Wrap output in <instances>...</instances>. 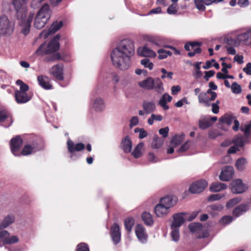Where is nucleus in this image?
Returning <instances> with one entry per match:
<instances>
[{"label": "nucleus", "instance_id": "nucleus-8", "mask_svg": "<svg viewBox=\"0 0 251 251\" xmlns=\"http://www.w3.org/2000/svg\"><path fill=\"white\" fill-rule=\"evenodd\" d=\"M13 118L6 110H0V126L4 127L10 126L13 123Z\"/></svg>", "mask_w": 251, "mask_h": 251}, {"label": "nucleus", "instance_id": "nucleus-19", "mask_svg": "<svg viewBox=\"0 0 251 251\" xmlns=\"http://www.w3.org/2000/svg\"><path fill=\"white\" fill-rule=\"evenodd\" d=\"M184 213H178L173 215V222L171 225V228H179L185 222Z\"/></svg>", "mask_w": 251, "mask_h": 251}, {"label": "nucleus", "instance_id": "nucleus-6", "mask_svg": "<svg viewBox=\"0 0 251 251\" xmlns=\"http://www.w3.org/2000/svg\"><path fill=\"white\" fill-rule=\"evenodd\" d=\"M90 106L96 112H101L105 109V103L104 99L98 97L93 98L90 102Z\"/></svg>", "mask_w": 251, "mask_h": 251}, {"label": "nucleus", "instance_id": "nucleus-12", "mask_svg": "<svg viewBox=\"0 0 251 251\" xmlns=\"http://www.w3.org/2000/svg\"><path fill=\"white\" fill-rule=\"evenodd\" d=\"M50 73L57 80H62L64 78L63 65L60 64L53 66Z\"/></svg>", "mask_w": 251, "mask_h": 251}, {"label": "nucleus", "instance_id": "nucleus-38", "mask_svg": "<svg viewBox=\"0 0 251 251\" xmlns=\"http://www.w3.org/2000/svg\"><path fill=\"white\" fill-rule=\"evenodd\" d=\"M144 147L143 143L138 144L132 152V155L136 158H139L142 155V150Z\"/></svg>", "mask_w": 251, "mask_h": 251}, {"label": "nucleus", "instance_id": "nucleus-63", "mask_svg": "<svg viewBox=\"0 0 251 251\" xmlns=\"http://www.w3.org/2000/svg\"><path fill=\"white\" fill-rule=\"evenodd\" d=\"M220 135L219 132L215 130H210L208 133L209 137L211 139H214Z\"/></svg>", "mask_w": 251, "mask_h": 251}, {"label": "nucleus", "instance_id": "nucleus-4", "mask_svg": "<svg viewBox=\"0 0 251 251\" xmlns=\"http://www.w3.org/2000/svg\"><path fill=\"white\" fill-rule=\"evenodd\" d=\"M14 25L5 15L0 16V37L10 35L13 31Z\"/></svg>", "mask_w": 251, "mask_h": 251}, {"label": "nucleus", "instance_id": "nucleus-33", "mask_svg": "<svg viewBox=\"0 0 251 251\" xmlns=\"http://www.w3.org/2000/svg\"><path fill=\"white\" fill-rule=\"evenodd\" d=\"M141 218L144 223L147 226H151L153 223L151 215L148 212H143Z\"/></svg>", "mask_w": 251, "mask_h": 251}, {"label": "nucleus", "instance_id": "nucleus-41", "mask_svg": "<svg viewBox=\"0 0 251 251\" xmlns=\"http://www.w3.org/2000/svg\"><path fill=\"white\" fill-rule=\"evenodd\" d=\"M236 146L242 147L245 145V140L242 136H237L232 140Z\"/></svg>", "mask_w": 251, "mask_h": 251}, {"label": "nucleus", "instance_id": "nucleus-64", "mask_svg": "<svg viewBox=\"0 0 251 251\" xmlns=\"http://www.w3.org/2000/svg\"><path fill=\"white\" fill-rule=\"evenodd\" d=\"M243 71L248 75H251V63H247L246 67L243 68Z\"/></svg>", "mask_w": 251, "mask_h": 251}, {"label": "nucleus", "instance_id": "nucleus-25", "mask_svg": "<svg viewBox=\"0 0 251 251\" xmlns=\"http://www.w3.org/2000/svg\"><path fill=\"white\" fill-rule=\"evenodd\" d=\"M198 100L200 103L203 104L205 106L209 107L211 105V101L213 100H211L210 98L207 95V93L204 92H201L198 95Z\"/></svg>", "mask_w": 251, "mask_h": 251}, {"label": "nucleus", "instance_id": "nucleus-16", "mask_svg": "<svg viewBox=\"0 0 251 251\" xmlns=\"http://www.w3.org/2000/svg\"><path fill=\"white\" fill-rule=\"evenodd\" d=\"M234 169L232 167L227 166L223 168L219 177L222 181H229L233 176Z\"/></svg>", "mask_w": 251, "mask_h": 251}, {"label": "nucleus", "instance_id": "nucleus-27", "mask_svg": "<svg viewBox=\"0 0 251 251\" xmlns=\"http://www.w3.org/2000/svg\"><path fill=\"white\" fill-rule=\"evenodd\" d=\"M121 147L125 152H130L132 149V142L129 137L126 136L121 142Z\"/></svg>", "mask_w": 251, "mask_h": 251}, {"label": "nucleus", "instance_id": "nucleus-34", "mask_svg": "<svg viewBox=\"0 0 251 251\" xmlns=\"http://www.w3.org/2000/svg\"><path fill=\"white\" fill-rule=\"evenodd\" d=\"M248 210V207L246 205L241 204L236 207L233 211V215L237 217L246 212Z\"/></svg>", "mask_w": 251, "mask_h": 251}, {"label": "nucleus", "instance_id": "nucleus-54", "mask_svg": "<svg viewBox=\"0 0 251 251\" xmlns=\"http://www.w3.org/2000/svg\"><path fill=\"white\" fill-rule=\"evenodd\" d=\"M224 196L219 194H212L208 198V201H218L221 199Z\"/></svg>", "mask_w": 251, "mask_h": 251}, {"label": "nucleus", "instance_id": "nucleus-36", "mask_svg": "<svg viewBox=\"0 0 251 251\" xmlns=\"http://www.w3.org/2000/svg\"><path fill=\"white\" fill-rule=\"evenodd\" d=\"M247 160L244 158H240L237 160L235 163V167L238 170L242 171L245 169L247 164Z\"/></svg>", "mask_w": 251, "mask_h": 251}, {"label": "nucleus", "instance_id": "nucleus-59", "mask_svg": "<svg viewBox=\"0 0 251 251\" xmlns=\"http://www.w3.org/2000/svg\"><path fill=\"white\" fill-rule=\"evenodd\" d=\"M223 206L220 204H214L209 206V208L213 210L216 211H220L223 209Z\"/></svg>", "mask_w": 251, "mask_h": 251}, {"label": "nucleus", "instance_id": "nucleus-55", "mask_svg": "<svg viewBox=\"0 0 251 251\" xmlns=\"http://www.w3.org/2000/svg\"><path fill=\"white\" fill-rule=\"evenodd\" d=\"M233 220V218L231 216H226L223 217L220 220V222L222 224L227 225L231 223Z\"/></svg>", "mask_w": 251, "mask_h": 251}, {"label": "nucleus", "instance_id": "nucleus-52", "mask_svg": "<svg viewBox=\"0 0 251 251\" xmlns=\"http://www.w3.org/2000/svg\"><path fill=\"white\" fill-rule=\"evenodd\" d=\"M76 251H89V249L86 243H81L77 246Z\"/></svg>", "mask_w": 251, "mask_h": 251}, {"label": "nucleus", "instance_id": "nucleus-42", "mask_svg": "<svg viewBox=\"0 0 251 251\" xmlns=\"http://www.w3.org/2000/svg\"><path fill=\"white\" fill-rule=\"evenodd\" d=\"M158 58L163 59L166 58L168 56H171L172 53L169 50H166L164 49L158 50Z\"/></svg>", "mask_w": 251, "mask_h": 251}, {"label": "nucleus", "instance_id": "nucleus-61", "mask_svg": "<svg viewBox=\"0 0 251 251\" xmlns=\"http://www.w3.org/2000/svg\"><path fill=\"white\" fill-rule=\"evenodd\" d=\"M148 160L151 163H155L156 161L155 153L153 152L150 151L148 155Z\"/></svg>", "mask_w": 251, "mask_h": 251}, {"label": "nucleus", "instance_id": "nucleus-3", "mask_svg": "<svg viewBox=\"0 0 251 251\" xmlns=\"http://www.w3.org/2000/svg\"><path fill=\"white\" fill-rule=\"evenodd\" d=\"M60 36L56 35L48 44L46 43L42 44L36 50L35 54L39 56L46 55L44 61L45 62H53L61 60V56L59 52H56L59 49V40Z\"/></svg>", "mask_w": 251, "mask_h": 251}, {"label": "nucleus", "instance_id": "nucleus-45", "mask_svg": "<svg viewBox=\"0 0 251 251\" xmlns=\"http://www.w3.org/2000/svg\"><path fill=\"white\" fill-rule=\"evenodd\" d=\"M241 130L245 133V135L248 137L251 130V122L248 124L242 125L241 127Z\"/></svg>", "mask_w": 251, "mask_h": 251}, {"label": "nucleus", "instance_id": "nucleus-62", "mask_svg": "<svg viewBox=\"0 0 251 251\" xmlns=\"http://www.w3.org/2000/svg\"><path fill=\"white\" fill-rule=\"evenodd\" d=\"M169 131V128L168 126H166L164 128H162L159 130V133L160 135H161L164 138H166L167 137L168 135V132Z\"/></svg>", "mask_w": 251, "mask_h": 251}, {"label": "nucleus", "instance_id": "nucleus-17", "mask_svg": "<svg viewBox=\"0 0 251 251\" xmlns=\"http://www.w3.org/2000/svg\"><path fill=\"white\" fill-rule=\"evenodd\" d=\"M110 235L115 244H118L120 242L121 233L119 226L117 223H114L111 226Z\"/></svg>", "mask_w": 251, "mask_h": 251}, {"label": "nucleus", "instance_id": "nucleus-24", "mask_svg": "<svg viewBox=\"0 0 251 251\" xmlns=\"http://www.w3.org/2000/svg\"><path fill=\"white\" fill-rule=\"evenodd\" d=\"M137 52V54L141 56L152 57L155 55V53L147 46L138 48Z\"/></svg>", "mask_w": 251, "mask_h": 251}, {"label": "nucleus", "instance_id": "nucleus-43", "mask_svg": "<svg viewBox=\"0 0 251 251\" xmlns=\"http://www.w3.org/2000/svg\"><path fill=\"white\" fill-rule=\"evenodd\" d=\"M220 121L223 123L230 125L234 121V118L232 116L229 114H225L220 119Z\"/></svg>", "mask_w": 251, "mask_h": 251}, {"label": "nucleus", "instance_id": "nucleus-37", "mask_svg": "<svg viewBox=\"0 0 251 251\" xmlns=\"http://www.w3.org/2000/svg\"><path fill=\"white\" fill-rule=\"evenodd\" d=\"M125 226L126 229L130 232L132 228V226L134 225V219L133 218L130 217L126 218L125 220Z\"/></svg>", "mask_w": 251, "mask_h": 251}, {"label": "nucleus", "instance_id": "nucleus-50", "mask_svg": "<svg viewBox=\"0 0 251 251\" xmlns=\"http://www.w3.org/2000/svg\"><path fill=\"white\" fill-rule=\"evenodd\" d=\"M232 91L233 93L238 94L242 91L241 86L236 82H233L231 86Z\"/></svg>", "mask_w": 251, "mask_h": 251}, {"label": "nucleus", "instance_id": "nucleus-57", "mask_svg": "<svg viewBox=\"0 0 251 251\" xmlns=\"http://www.w3.org/2000/svg\"><path fill=\"white\" fill-rule=\"evenodd\" d=\"M219 101L217 100L215 102L211 104L212 106V111L214 114H217L219 111Z\"/></svg>", "mask_w": 251, "mask_h": 251}, {"label": "nucleus", "instance_id": "nucleus-10", "mask_svg": "<svg viewBox=\"0 0 251 251\" xmlns=\"http://www.w3.org/2000/svg\"><path fill=\"white\" fill-rule=\"evenodd\" d=\"M23 140L20 136L12 138L10 141V149L12 153L15 156L20 155V151L22 146Z\"/></svg>", "mask_w": 251, "mask_h": 251}, {"label": "nucleus", "instance_id": "nucleus-28", "mask_svg": "<svg viewBox=\"0 0 251 251\" xmlns=\"http://www.w3.org/2000/svg\"><path fill=\"white\" fill-rule=\"evenodd\" d=\"M143 108L146 114L152 112L156 108V105L154 101H144L143 104Z\"/></svg>", "mask_w": 251, "mask_h": 251}, {"label": "nucleus", "instance_id": "nucleus-15", "mask_svg": "<svg viewBox=\"0 0 251 251\" xmlns=\"http://www.w3.org/2000/svg\"><path fill=\"white\" fill-rule=\"evenodd\" d=\"M177 201V198L176 196L173 195L166 196L160 199V206H170V208L176 205Z\"/></svg>", "mask_w": 251, "mask_h": 251}, {"label": "nucleus", "instance_id": "nucleus-23", "mask_svg": "<svg viewBox=\"0 0 251 251\" xmlns=\"http://www.w3.org/2000/svg\"><path fill=\"white\" fill-rule=\"evenodd\" d=\"M15 220V218L13 214H8L5 216L1 223H0V229H4L10 225L13 224Z\"/></svg>", "mask_w": 251, "mask_h": 251}, {"label": "nucleus", "instance_id": "nucleus-7", "mask_svg": "<svg viewBox=\"0 0 251 251\" xmlns=\"http://www.w3.org/2000/svg\"><path fill=\"white\" fill-rule=\"evenodd\" d=\"M230 188L232 192L235 194L243 193L248 189L241 179L233 180L230 184Z\"/></svg>", "mask_w": 251, "mask_h": 251}, {"label": "nucleus", "instance_id": "nucleus-40", "mask_svg": "<svg viewBox=\"0 0 251 251\" xmlns=\"http://www.w3.org/2000/svg\"><path fill=\"white\" fill-rule=\"evenodd\" d=\"M36 150L34 147H32L31 145H25L23 149L22 150L21 154L23 155H28L30 154L33 152L36 151Z\"/></svg>", "mask_w": 251, "mask_h": 251}, {"label": "nucleus", "instance_id": "nucleus-14", "mask_svg": "<svg viewBox=\"0 0 251 251\" xmlns=\"http://www.w3.org/2000/svg\"><path fill=\"white\" fill-rule=\"evenodd\" d=\"M200 45H201V43L199 42H191L186 44L184 46V48L187 51L193 50L192 51H190L188 53V55L190 57H192L194 56L196 54L201 53V49L200 48Z\"/></svg>", "mask_w": 251, "mask_h": 251}, {"label": "nucleus", "instance_id": "nucleus-2", "mask_svg": "<svg viewBox=\"0 0 251 251\" xmlns=\"http://www.w3.org/2000/svg\"><path fill=\"white\" fill-rule=\"evenodd\" d=\"M28 0H13L12 4L16 11V17L22 27V32L25 35H27L31 27V22L34 18L33 11L27 14V1Z\"/></svg>", "mask_w": 251, "mask_h": 251}, {"label": "nucleus", "instance_id": "nucleus-30", "mask_svg": "<svg viewBox=\"0 0 251 251\" xmlns=\"http://www.w3.org/2000/svg\"><path fill=\"white\" fill-rule=\"evenodd\" d=\"M227 187V185L223 183H212L210 186V190L212 192H218L222 190L226 189Z\"/></svg>", "mask_w": 251, "mask_h": 251}, {"label": "nucleus", "instance_id": "nucleus-49", "mask_svg": "<svg viewBox=\"0 0 251 251\" xmlns=\"http://www.w3.org/2000/svg\"><path fill=\"white\" fill-rule=\"evenodd\" d=\"M16 84L20 86V90L19 91H21L22 92H26L28 89V86L25 83H24L21 80H18L16 81Z\"/></svg>", "mask_w": 251, "mask_h": 251}, {"label": "nucleus", "instance_id": "nucleus-46", "mask_svg": "<svg viewBox=\"0 0 251 251\" xmlns=\"http://www.w3.org/2000/svg\"><path fill=\"white\" fill-rule=\"evenodd\" d=\"M212 123L207 120H202L199 122V127L202 129H206L212 126Z\"/></svg>", "mask_w": 251, "mask_h": 251}, {"label": "nucleus", "instance_id": "nucleus-21", "mask_svg": "<svg viewBox=\"0 0 251 251\" xmlns=\"http://www.w3.org/2000/svg\"><path fill=\"white\" fill-rule=\"evenodd\" d=\"M15 98L16 102L19 104L25 103L29 101L31 98L26 92L21 91H15Z\"/></svg>", "mask_w": 251, "mask_h": 251}, {"label": "nucleus", "instance_id": "nucleus-58", "mask_svg": "<svg viewBox=\"0 0 251 251\" xmlns=\"http://www.w3.org/2000/svg\"><path fill=\"white\" fill-rule=\"evenodd\" d=\"M161 72L163 74V75H162L161 76L162 78H164L166 77H168L169 79L172 78L173 75V73L172 72H167V71L165 69H162L161 70Z\"/></svg>", "mask_w": 251, "mask_h": 251}, {"label": "nucleus", "instance_id": "nucleus-1", "mask_svg": "<svg viewBox=\"0 0 251 251\" xmlns=\"http://www.w3.org/2000/svg\"><path fill=\"white\" fill-rule=\"evenodd\" d=\"M135 52L133 42L129 39L121 41L111 53L113 65L121 70H127L130 64V57Z\"/></svg>", "mask_w": 251, "mask_h": 251}, {"label": "nucleus", "instance_id": "nucleus-47", "mask_svg": "<svg viewBox=\"0 0 251 251\" xmlns=\"http://www.w3.org/2000/svg\"><path fill=\"white\" fill-rule=\"evenodd\" d=\"M196 7L199 10L204 11L205 9L204 1L203 0H194Z\"/></svg>", "mask_w": 251, "mask_h": 251}, {"label": "nucleus", "instance_id": "nucleus-32", "mask_svg": "<svg viewBox=\"0 0 251 251\" xmlns=\"http://www.w3.org/2000/svg\"><path fill=\"white\" fill-rule=\"evenodd\" d=\"M47 22L45 19L43 20L42 17L36 15L34 20V27L37 29H41L45 26Z\"/></svg>", "mask_w": 251, "mask_h": 251}, {"label": "nucleus", "instance_id": "nucleus-35", "mask_svg": "<svg viewBox=\"0 0 251 251\" xmlns=\"http://www.w3.org/2000/svg\"><path fill=\"white\" fill-rule=\"evenodd\" d=\"M202 225L200 223H192L189 225V228L192 233H199L202 230Z\"/></svg>", "mask_w": 251, "mask_h": 251}, {"label": "nucleus", "instance_id": "nucleus-56", "mask_svg": "<svg viewBox=\"0 0 251 251\" xmlns=\"http://www.w3.org/2000/svg\"><path fill=\"white\" fill-rule=\"evenodd\" d=\"M190 148V142L187 141L183 144L177 150L178 152H183L187 151Z\"/></svg>", "mask_w": 251, "mask_h": 251}, {"label": "nucleus", "instance_id": "nucleus-9", "mask_svg": "<svg viewBox=\"0 0 251 251\" xmlns=\"http://www.w3.org/2000/svg\"><path fill=\"white\" fill-rule=\"evenodd\" d=\"M19 238L16 235L10 236L9 233L6 230L0 231V242L3 244H13L18 243Z\"/></svg>", "mask_w": 251, "mask_h": 251}, {"label": "nucleus", "instance_id": "nucleus-48", "mask_svg": "<svg viewBox=\"0 0 251 251\" xmlns=\"http://www.w3.org/2000/svg\"><path fill=\"white\" fill-rule=\"evenodd\" d=\"M141 64L145 68H149L150 70H152L153 64L148 58H144L141 61Z\"/></svg>", "mask_w": 251, "mask_h": 251}, {"label": "nucleus", "instance_id": "nucleus-39", "mask_svg": "<svg viewBox=\"0 0 251 251\" xmlns=\"http://www.w3.org/2000/svg\"><path fill=\"white\" fill-rule=\"evenodd\" d=\"M170 206H160L158 203V217H163L170 212Z\"/></svg>", "mask_w": 251, "mask_h": 251}, {"label": "nucleus", "instance_id": "nucleus-11", "mask_svg": "<svg viewBox=\"0 0 251 251\" xmlns=\"http://www.w3.org/2000/svg\"><path fill=\"white\" fill-rule=\"evenodd\" d=\"M207 184L208 183L205 180H201L192 184L189 190L193 194L199 193L205 189Z\"/></svg>", "mask_w": 251, "mask_h": 251}, {"label": "nucleus", "instance_id": "nucleus-13", "mask_svg": "<svg viewBox=\"0 0 251 251\" xmlns=\"http://www.w3.org/2000/svg\"><path fill=\"white\" fill-rule=\"evenodd\" d=\"M135 234L138 240L143 244L146 243L148 240V235L144 226L138 224L135 227Z\"/></svg>", "mask_w": 251, "mask_h": 251}, {"label": "nucleus", "instance_id": "nucleus-5", "mask_svg": "<svg viewBox=\"0 0 251 251\" xmlns=\"http://www.w3.org/2000/svg\"><path fill=\"white\" fill-rule=\"evenodd\" d=\"M67 147L68 151L71 153L70 158L75 160L78 157L75 151H79L83 150L85 148V145L81 143L75 144L73 141L69 139L67 141Z\"/></svg>", "mask_w": 251, "mask_h": 251}, {"label": "nucleus", "instance_id": "nucleus-18", "mask_svg": "<svg viewBox=\"0 0 251 251\" xmlns=\"http://www.w3.org/2000/svg\"><path fill=\"white\" fill-rule=\"evenodd\" d=\"M52 11L50 10L49 5L48 3L44 4L38 10L37 14L39 17L48 21L51 17Z\"/></svg>", "mask_w": 251, "mask_h": 251}, {"label": "nucleus", "instance_id": "nucleus-20", "mask_svg": "<svg viewBox=\"0 0 251 251\" xmlns=\"http://www.w3.org/2000/svg\"><path fill=\"white\" fill-rule=\"evenodd\" d=\"M63 26L62 21L54 22L50 26L48 31H44L41 33V35L44 38H47L50 34H53Z\"/></svg>", "mask_w": 251, "mask_h": 251}, {"label": "nucleus", "instance_id": "nucleus-22", "mask_svg": "<svg viewBox=\"0 0 251 251\" xmlns=\"http://www.w3.org/2000/svg\"><path fill=\"white\" fill-rule=\"evenodd\" d=\"M37 80L39 85L44 89L50 90L52 89V86L50 83V80L47 76L39 75L37 77Z\"/></svg>", "mask_w": 251, "mask_h": 251}, {"label": "nucleus", "instance_id": "nucleus-29", "mask_svg": "<svg viewBox=\"0 0 251 251\" xmlns=\"http://www.w3.org/2000/svg\"><path fill=\"white\" fill-rule=\"evenodd\" d=\"M172 97L168 94H165L162 96L159 101V104L165 110L169 108L168 105H167L166 102H170L172 100Z\"/></svg>", "mask_w": 251, "mask_h": 251}, {"label": "nucleus", "instance_id": "nucleus-31", "mask_svg": "<svg viewBox=\"0 0 251 251\" xmlns=\"http://www.w3.org/2000/svg\"><path fill=\"white\" fill-rule=\"evenodd\" d=\"M184 140V135H175L171 140V144L173 147H176L179 146Z\"/></svg>", "mask_w": 251, "mask_h": 251}, {"label": "nucleus", "instance_id": "nucleus-26", "mask_svg": "<svg viewBox=\"0 0 251 251\" xmlns=\"http://www.w3.org/2000/svg\"><path fill=\"white\" fill-rule=\"evenodd\" d=\"M139 86L144 89L151 90L154 87V80L152 77H148L146 79L139 82Z\"/></svg>", "mask_w": 251, "mask_h": 251}, {"label": "nucleus", "instance_id": "nucleus-51", "mask_svg": "<svg viewBox=\"0 0 251 251\" xmlns=\"http://www.w3.org/2000/svg\"><path fill=\"white\" fill-rule=\"evenodd\" d=\"M241 201V199L238 198H233L229 200L226 203L227 208H231L239 203Z\"/></svg>", "mask_w": 251, "mask_h": 251}, {"label": "nucleus", "instance_id": "nucleus-60", "mask_svg": "<svg viewBox=\"0 0 251 251\" xmlns=\"http://www.w3.org/2000/svg\"><path fill=\"white\" fill-rule=\"evenodd\" d=\"M177 12L176 5V4L171 5L167 9V13L169 14H176Z\"/></svg>", "mask_w": 251, "mask_h": 251}, {"label": "nucleus", "instance_id": "nucleus-44", "mask_svg": "<svg viewBox=\"0 0 251 251\" xmlns=\"http://www.w3.org/2000/svg\"><path fill=\"white\" fill-rule=\"evenodd\" d=\"M172 231L171 233L172 240L175 242H177L179 239V228H171Z\"/></svg>", "mask_w": 251, "mask_h": 251}, {"label": "nucleus", "instance_id": "nucleus-53", "mask_svg": "<svg viewBox=\"0 0 251 251\" xmlns=\"http://www.w3.org/2000/svg\"><path fill=\"white\" fill-rule=\"evenodd\" d=\"M43 2L41 0H31L30 7L33 9H37L39 7L41 2Z\"/></svg>", "mask_w": 251, "mask_h": 251}]
</instances>
